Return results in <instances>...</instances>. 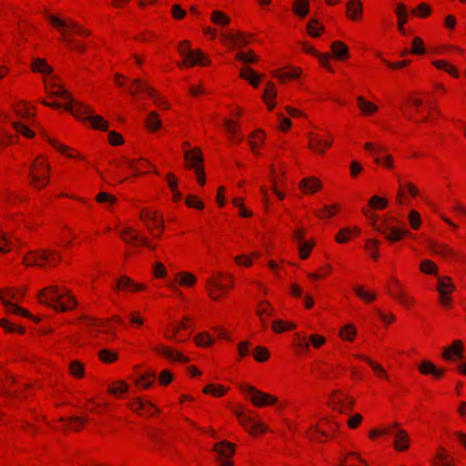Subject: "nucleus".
Listing matches in <instances>:
<instances>
[{
	"mask_svg": "<svg viewBox=\"0 0 466 466\" xmlns=\"http://www.w3.org/2000/svg\"><path fill=\"white\" fill-rule=\"evenodd\" d=\"M128 405H129L130 409L135 411L145 410L147 412V408L155 409L156 410H157V409H156V407L153 403H151L149 401L145 402L139 398L133 400Z\"/></svg>",
	"mask_w": 466,
	"mask_h": 466,
	"instance_id": "34",
	"label": "nucleus"
},
{
	"mask_svg": "<svg viewBox=\"0 0 466 466\" xmlns=\"http://www.w3.org/2000/svg\"><path fill=\"white\" fill-rule=\"evenodd\" d=\"M309 147L316 152L323 153L324 149L320 148V147H329L331 146V142L323 141L317 135H314L312 133L309 134Z\"/></svg>",
	"mask_w": 466,
	"mask_h": 466,
	"instance_id": "21",
	"label": "nucleus"
},
{
	"mask_svg": "<svg viewBox=\"0 0 466 466\" xmlns=\"http://www.w3.org/2000/svg\"><path fill=\"white\" fill-rule=\"evenodd\" d=\"M237 59L243 63H255L258 60V57L253 53H238L236 56Z\"/></svg>",
	"mask_w": 466,
	"mask_h": 466,
	"instance_id": "61",
	"label": "nucleus"
},
{
	"mask_svg": "<svg viewBox=\"0 0 466 466\" xmlns=\"http://www.w3.org/2000/svg\"><path fill=\"white\" fill-rule=\"evenodd\" d=\"M239 76L243 79L248 80L254 87L258 86L259 79L261 76H258L250 67H245L241 70Z\"/></svg>",
	"mask_w": 466,
	"mask_h": 466,
	"instance_id": "27",
	"label": "nucleus"
},
{
	"mask_svg": "<svg viewBox=\"0 0 466 466\" xmlns=\"http://www.w3.org/2000/svg\"><path fill=\"white\" fill-rule=\"evenodd\" d=\"M356 329L351 325H346L340 331V336L344 339L352 340L356 335Z\"/></svg>",
	"mask_w": 466,
	"mask_h": 466,
	"instance_id": "52",
	"label": "nucleus"
},
{
	"mask_svg": "<svg viewBox=\"0 0 466 466\" xmlns=\"http://www.w3.org/2000/svg\"><path fill=\"white\" fill-rule=\"evenodd\" d=\"M351 236V229L348 228H341L337 234L335 239L338 243H345Z\"/></svg>",
	"mask_w": 466,
	"mask_h": 466,
	"instance_id": "62",
	"label": "nucleus"
},
{
	"mask_svg": "<svg viewBox=\"0 0 466 466\" xmlns=\"http://www.w3.org/2000/svg\"><path fill=\"white\" fill-rule=\"evenodd\" d=\"M302 49L306 53H309V54H311V55L317 56L323 66L328 68L329 71H332V69L329 66V54H320V53L317 52L312 46H310L307 44H303Z\"/></svg>",
	"mask_w": 466,
	"mask_h": 466,
	"instance_id": "24",
	"label": "nucleus"
},
{
	"mask_svg": "<svg viewBox=\"0 0 466 466\" xmlns=\"http://www.w3.org/2000/svg\"><path fill=\"white\" fill-rule=\"evenodd\" d=\"M134 230L130 227H127L124 230L120 231V235L122 238L129 243L131 241H139L142 245L147 246L152 249H155L154 246H150L148 244V240L144 237H139L138 235L133 234Z\"/></svg>",
	"mask_w": 466,
	"mask_h": 466,
	"instance_id": "17",
	"label": "nucleus"
},
{
	"mask_svg": "<svg viewBox=\"0 0 466 466\" xmlns=\"http://www.w3.org/2000/svg\"><path fill=\"white\" fill-rule=\"evenodd\" d=\"M223 39L225 41H229L232 44L238 45L239 46H244L248 45V41L240 34L238 35L232 34L224 35Z\"/></svg>",
	"mask_w": 466,
	"mask_h": 466,
	"instance_id": "46",
	"label": "nucleus"
},
{
	"mask_svg": "<svg viewBox=\"0 0 466 466\" xmlns=\"http://www.w3.org/2000/svg\"><path fill=\"white\" fill-rule=\"evenodd\" d=\"M433 466H453L452 459H450L444 448L441 447L435 454Z\"/></svg>",
	"mask_w": 466,
	"mask_h": 466,
	"instance_id": "26",
	"label": "nucleus"
},
{
	"mask_svg": "<svg viewBox=\"0 0 466 466\" xmlns=\"http://www.w3.org/2000/svg\"><path fill=\"white\" fill-rule=\"evenodd\" d=\"M419 371L423 375H432L435 378H441L443 373V369H438L432 362L429 360H423L418 365Z\"/></svg>",
	"mask_w": 466,
	"mask_h": 466,
	"instance_id": "16",
	"label": "nucleus"
},
{
	"mask_svg": "<svg viewBox=\"0 0 466 466\" xmlns=\"http://www.w3.org/2000/svg\"><path fill=\"white\" fill-rule=\"evenodd\" d=\"M240 390L249 398L255 406L260 407L267 404H275L277 402L276 397L262 392L252 386L243 384L240 386Z\"/></svg>",
	"mask_w": 466,
	"mask_h": 466,
	"instance_id": "7",
	"label": "nucleus"
},
{
	"mask_svg": "<svg viewBox=\"0 0 466 466\" xmlns=\"http://www.w3.org/2000/svg\"><path fill=\"white\" fill-rule=\"evenodd\" d=\"M433 65L437 68L444 70L445 72L451 74V76H453L455 77L459 76V72L451 65H450L448 62H446L444 60L435 61L433 63Z\"/></svg>",
	"mask_w": 466,
	"mask_h": 466,
	"instance_id": "41",
	"label": "nucleus"
},
{
	"mask_svg": "<svg viewBox=\"0 0 466 466\" xmlns=\"http://www.w3.org/2000/svg\"><path fill=\"white\" fill-rule=\"evenodd\" d=\"M442 357L447 360H455V359L463 360V345L461 340L453 341L451 347L444 350Z\"/></svg>",
	"mask_w": 466,
	"mask_h": 466,
	"instance_id": "14",
	"label": "nucleus"
},
{
	"mask_svg": "<svg viewBox=\"0 0 466 466\" xmlns=\"http://www.w3.org/2000/svg\"><path fill=\"white\" fill-rule=\"evenodd\" d=\"M109 392L112 394L125 393L128 390V386L124 381H118L116 386L109 387Z\"/></svg>",
	"mask_w": 466,
	"mask_h": 466,
	"instance_id": "64",
	"label": "nucleus"
},
{
	"mask_svg": "<svg viewBox=\"0 0 466 466\" xmlns=\"http://www.w3.org/2000/svg\"><path fill=\"white\" fill-rule=\"evenodd\" d=\"M140 218L145 221L146 223L150 220L156 224L157 228H163V219L158 218L157 216V213H148L142 211L140 214Z\"/></svg>",
	"mask_w": 466,
	"mask_h": 466,
	"instance_id": "37",
	"label": "nucleus"
},
{
	"mask_svg": "<svg viewBox=\"0 0 466 466\" xmlns=\"http://www.w3.org/2000/svg\"><path fill=\"white\" fill-rule=\"evenodd\" d=\"M56 87V90H50L48 91L49 95L50 96H59V97H62V98H65L66 100H68V103L65 104L64 106L59 104V103H48L46 101H43L42 103L47 106H50V107H53V108H59V107H64L66 110H67L66 108V106L69 105V104H75V103H77L76 101L73 100L72 97H71V95L70 93L66 90L64 87L60 86H56V83H53V84H46V89L48 87Z\"/></svg>",
	"mask_w": 466,
	"mask_h": 466,
	"instance_id": "10",
	"label": "nucleus"
},
{
	"mask_svg": "<svg viewBox=\"0 0 466 466\" xmlns=\"http://www.w3.org/2000/svg\"><path fill=\"white\" fill-rule=\"evenodd\" d=\"M299 187L304 193H314L321 187V183L315 177H308L300 181Z\"/></svg>",
	"mask_w": 466,
	"mask_h": 466,
	"instance_id": "20",
	"label": "nucleus"
},
{
	"mask_svg": "<svg viewBox=\"0 0 466 466\" xmlns=\"http://www.w3.org/2000/svg\"><path fill=\"white\" fill-rule=\"evenodd\" d=\"M11 245L10 238L6 234L0 232V253L8 252Z\"/></svg>",
	"mask_w": 466,
	"mask_h": 466,
	"instance_id": "55",
	"label": "nucleus"
},
{
	"mask_svg": "<svg viewBox=\"0 0 466 466\" xmlns=\"http://www.w3.org/2000/svg\"><path fill=\"white\" fill-rule=\"evenodd\" d=\"M177 279L181 285L185 286H192L196 282V278L187 272L181 273L177 276Z\"/></svg>",
	"mask_w": 466,
	"mask_h": 466,
	"instance_id": "50",
	"label": "nucleus"
},
{
	"mask_svg": "<svg viewBox=\"0 0 466 466\" xmlns=\"http://www.w3.org/2000/svg\"><path fill=\"white\" fill-rule=\"evenodd\" d=\"M208 293L213 299H218L220 294L218 291L226 290V286L220 282L219 279H210L208 281Z\"/></svg>",
	"mask_w": 466,
	"mask_h": 466,
	"instance_id": "22",
	"label": "nucleus"
},
{
	"mask_svg": "<svg viewBox=\"0 0 466 466\" xmlns=\"http://www.w3.org/2000/svg\"><path fill=\"white\" fill-rule=\"evenodd\" d=\"M15 129L26 137H33L35 133L22 123H14Z\"/></svg>",
	"mask_w": 466,
	"mask_h": 466,
	"instance_id": "63",
	"label": "nucleus"
},
{
	"mask_svg": "<svg viewBox=\"0 0 466 466\" xmlns=\"http://www.w3.org/2000/svg\"><path fill=\"white\" fill-rule=\"evenodd\" d=\"M50 169V166L45 161H34L31 166V170L28 174L30 178V184L35 189H41L49 182L48 179V171Z\"/></svg>",
	"mask_w": 466,
	"mask_h": 466,
	"instance_id": "4",
	"label": "nucleus"
},
{
	"mask_svg": "<svg viewBox=\"0 0 466 466\" xmlns=\"http://www.w3.org/2000/svg\"><path fill=\"white\" fill-rule=\"evenodd\" d=\"M420 270L426 274H437L438 268L431 260L425 259L421 262Z\"/></svg>",
	"mask_w": 466,
	"mask_h": 466,
	"instance_id": "47",
	"label": "nucleus"
},
{
	"mask_svg": "<svg viewBox=\"0 0 466 466\" xmlns=\"http://www.w3.org/2000/svg\"><path fill=\"white\" fill-rule=\"evenodd\" d=\"M394 284L396 286L395 290H390V293L391 296L398 299L402 304L408 305L410 302L412 301V299L407 296H405L400 290V283L398 280L394 279Z\"/></svg>",
	"mask_w": 466,
	"mask_h": 466,
	"instance_id": "38",
	"label": "nucleus"
},
{
	"mask_svg": "<svg viewBox=\"0 0 466 466\" xmlns=\"http://www.w3.org/2000/svg\"><path fill=\"white\" fill-rule=\"evenodd\" d=\"M428 248L435 254L445 258H455L457 253L445 244H441L432 239L427 240Z\"/></svg>",
	"mask_w": 466,
	"mask_h": 466,
	"instance_id": "13",
	"label": "nucleus"
},
{
	"mask_svg": "<svg viewBox=\"0 0 466 466\" xmlns=\"http://www.w3.org/2000/svg\"><path fill=\"white\" fill-rule=\"evenodd\" d=\"M38 299L57 311H67L72 309L75 305V299L67 294V291L59 292L56 286H51L40 292Z\"/></svg>",
	"mask_w": 466,
	"mask_h": 466,
	"instance_id": "1",
	"label": "nucleus"
},
{
	"mask_svg": "<svg viewBox=\"0 0 466 466\" xmlns=\"http://www.w3.org/2000/svg\"><path fill=\"white\" fill-rule=\"evenodd\" d=\"M32 67L34 71L40 72L43 74H49L52 72V68L50 66L46 64V62L41 58H36L32 64Z\"/></svg>",
	"mask_w": 466,
	"mask_h": 466,
	"instance_id": "36",
	"label": "nucleus"
},
{
	"mask_svg": "<svg viewBox=\"0 0 466 466\" xmlns=\"http://www.w3.org/2000/svg\"><path fill=\"white\" fill-rule=\"evenodd\" d=\"M67 111L71 112L76 117L80 120H88L92 127L96 129H101L103 131L107 130L108 123L98 115H94L93 110L86 105L82 103H71L66 106Z\"/></svg>",
	"mask_w": 466,
	"mask_h": 466,
	"instance_id": "2",
	"label": "nucleus"
},
{
	"mask_svg": "<svg viewBox=\"0 0 466 466\" xmlns=\"http://www.w3.org/2000/svg\"><path fill=\"white\" fill-rule=\"evenodd\" d=\"M273 76L281 81H285L287 78L296 79L300 76V69L293 68L291 71L286 73L276 71L273 73Z\"/></svg>",
	"mask_w": 466,
	"mask_h": 466,
	"instance_id": "39",
	"label": "nucleus"
},
{
	"mask_svg": "<svg viewBox=\"0 0 466 466\" xmlns=\"http://www.w3.org/2000/svg\"><path fill=\"white\" fill-rule=\"evenodd\" d=\"M331 50L337 59L343 60L349 57V48L343 42L334 41L331 44Z\"/></svg>",
	"mask_w": 466,
	"mask_h": 466,
	"instance_id": "23",
	"label": "nucleus"
},
{
	"mask_svg": "<svg viewBox=\"0 0 466 466\" xmlns=\"http://www.w3.org/2000/svg\"><path fill=\"white\" fill-rule=\"evenodd\" d=\"M225 391L226 389H224L222 386L215 387L213 384L207 385L203 390L204 393H210L214 396H221Z\"/></svg>",
	"mask_w": 466,
	"mask_h": 466,
	"instance_id": "58",
	"label": "nucleus"
},
{
	"mask_svg": "<svg viewBox=\"0 0 466 466\" xmlns=\"http://www.w3.org/2000/svg\"><path fill=\"white\" fill-rule=\"evenodd\" d=\"M66 422V426L71 431H77L80 430L82 425H85L87 421V417H69L66 420H64Z\"/></svg>",
	"mask_w": 466,
	"mask_h": 466,
	"instance_id": "31",
	"label": "nucleus"
},
{
	"mask_svg": "<svg viewBox=\"0 0 466 466\" xmlns=\"http://www.w3.org/2000/svg\"><path fill=\"white\" fill-rule=\"evenodd\" d=\"M398 424L394 423L390 428V432L394 438V447L397 451H406L409 448V435L408 433L400 429H396L395 431H392L393 429L397 428Z\"/></svg>",
	"mask_w": 466,
	"mask_h": 466,
	"instance_id": "11",
	"label": "nucleus"
},
{
	"mask_svg": "<svg viewBox=\"0 0 466 466\" xmlns=\"http://www.w3.org/2000/svg\"><path fill=\"white\" fill-rule=\"evenodd\" d=\"M116 289H130L131 290H141L144 289V286L140 284H136L128 277L123 276L118 279L116 283Z\"/></svg>",
	"mask_w": 466,
	"mask_h": 466,
	"instance_id": "32",
	"label": "nucleus"
},
{
	"mask_svg": "<svg viewBox=\"0 0 466 466\" xmlns=\"http://www.w3.org/2000/svg\"><path fill=\"white\" fill-rule=\"evenodd\" d=\"M46 17L54 26L57 27L61 31L63 37L66 35V31L65 30L66 28L72 29L76 34L79 35L87 36L90 35V31L81 28L72 20H63L50 14H47Z\"/></svg>",
	"mask_w": 466,
	"mask_h": 466,
	"instance_id": "9",
	"label": "nucleus"
},
{
	"mask_svg": "<svg viewBox=\"0 0 466 466\" xmlns=\"http://www.w3.org/2000/svg\"><path fill=\"white\" fill-rule=\"evenodd\" d=\"M359 107L363 113H374L377 111V106L372 103L366 101L362 96L357 98Z\"/></svg>",
	"mask_w": 466,
	"mask_h": 466,
	"instance_id": "43",
	"label": "nucleus"
},
{
	"mask_svg": "<svg viewBox=\"0 0 466 466\" xmlns=\"http://www.w3.org/2000/svg\"><path fill=\"white\" fill-rule=\"evenodd\" d=\"M146 124L150 130H157L161 127V121L156 112L149 113Z\"/></svg>",
	"mask_w": 466,
	"mask_h": 466,
	"instance_id": "42",
	"label": "nucleus"
},
{
	"mask_svg": "<svg viewBox=\"0 0 466 466\" xmlns=\"http://www.w3.org/2000/svg\"><path fill=\"white\" fill-rule=\"evenodd\" d=\"M319 21L317 19H310L307 25V30L310 36L319 37L321 32L324 31V26H319Z\"/></svg>",
	"mask_w": 466,
	"mask_h": 466,
	"instance_id": "35",
	"label": "nucleus"
},
{
	"mask_svg": "<svg viewBox=\"0 0 466 466\" xmlns=\"http://www.w3.org/2000/svg\"><path fill=\"white\" fill-rule=\"evenodd\" d=\"M214 451L223 457H230L235 451V446L228 441H221L214 446Z\"/></svg>",
	"mask_w": 466,
	"mask_h": 466,
	"instance_id": "29",
	"label": "nucleus"
},
{
	"mask_svg": "<svg viewBox=\"0 0 466 466\" xmlns=\"http://www.w3.org/2000/svg\"><path fill=\"white\" fill-rule=\"evenodd\" d=\"M273 313V308L268 301H262L260 302L258 309L257 314L258 317L264 316V315H272Z\"/></svg>",
	"mask_w": 466,
	"mask_h": 466,
	"instance_id": "51",
	"label": "nucleus"
},
{
	"mask_svg": "<svg viewBox=\"0 0 466 466\" xmlns=\"http://www.w3.org/2000/svg\"><path fill=\"white\" fill-rule=\"evenodd\" d=\"M137 90H144L154 100L155 103L160 106V101L156 94V91L142 82L140 79L132 80V86L129 87V93L135 95Z\"/></svg>",
	"mask_w": 466,
	"mask_h": 466,
	"instance_id": "15",
	"label": "nucleus"
},
{
	"mask_svg": "<svg viewBox=\"0 0 466 466\" xmlns=\"http://www.w3.org/2000/svg\"><path fill=\"white\" fill-rule=\"evenodd\" d=\"M357 357L361 359V360H365L372 368V370L376 373H378L379 375L386 376V372H385L384 369L380 365L373 362L370 359H369L367 357H364V356H361V355H358Z\"/></svg>",
	"mask_w": 466,
	"mask_h": 466,
	"instance_id": "59",
	"label": "nucleus"
},
{
	"mask_svg": "<svg viewBox=\"0 0 466 466\" xmlns=\"http://www.w3.org/2000/svg\"><path fill=\"white\" fill-rule=\"evenodd\" d=\"M185 159L188 168L195 169L197 179L200 185L205 184L204 167L200 166L203 162V156L199 148L187 150L185 152Z\"/></svg>",
	"mask_w": 466,
	"mask_h": 466,
	"instance_id": "6",
	"label": "nucleus"
},
{
	"mask_svg": "<svg viewBox=\"0 0 466 466\" xmlns=\"http://www.w3.org/2000/svg\"><path fill=\"white\" fill-rule=\"evenodd\" d=\"M347 12L350 19L356 20L362 13V5L359 0H350Z\"/></svg>",
	"mask_w": 466,
	"mask_h": 466,
	"instance_id": "28",
	"label": "nucleus"
},
{
	"mask_svg": "<svg viewBox=\"0 0 466 466\" xmlns=\"http://www.w3.org/2000/svg\"><path fill=\"white\" fill-rule=\"evenodd\" d=\"M424 52H425V48H424L422 39L418 36L414 37V39L412 41V47H411L410 53H412L414 55H421V54H424Z\"/></svg>",
	"mask_w": 466,
	"mask_h": 466,
	"instance_id": "49",
	"label": "nucleus"
},
{
	"mask_svg": "<svg viewBox=\"0 0 466 466\" xmlns=\"http://www.w3.org/2000/svg\"><path fill=\"white\" fill-rule=\"evenodd\" d=\"M156 379L155 372H147L141 376L139 380H137V385H140L144 389H148L151 387L154 380Z\"/></svg>",
	"mask_w": 466,
	"mask_h": 466,
	"instance_id": "40",
	"label": "nucleus"
},
{
	"mask_svg": "<svg viewBox=\"0 0 466 466\" xmlns=\"http://www.w3.org/2000/svg\"><path fill=\"white\" fill-rule=\"evenodd\" d=\"M269 353L264 347L258 346L255 349L254 358L259 362H263L268 359Z\"/></svg>",
	"mask_w": 466,
	"mask_h": 466,
	"instance_id": "56",
	"label": "nucleus"
},
{
	"mask_svg": "<svg viewBox=\"0 0 466 466\" xmlns=\"http://www.w3.org/2000/svg\"><path fill=\"white\" fill-rule=\"evenodd\" d=\"M235 413H236L237 417L238 418L240 423L243 426H247L248 424H251L250 425V432L251 433H254V432H257V431H260V432L266 431V427L262 423L257 422V421H253L251 420V418H248V417L245 416L241 411H236Z\"/></svg>",
	"mask_w": 466,
	"mask_h": 466,
	"instance_id": "18",
	"label": "nucleus"
},
{
	"mask_svg": "<svg viewBox=\"0 0 466 466\" xmlns=\"http://www.w3.org/2000/svg\"><path fill=\"white\" fill-rule=\"evenodd\" d=\"M395 14L398 16V28L402 34H404L405 33L404 25L407 22V17H408V12H407L406 6L403 4H398V5L395 9Z\"/></svg>",
	"mask_w": 466,
	"mask_h": 466,
	"instance_id": "25",
	"label": "nucleus"
},
{
	"mask_svg": "<svg viewBox=\"0 0 466 466\" xmlns=\"http://www.w3.org/2000/svg\"><path fill=\"white\" fill-rule=\"evenodd\" d=\"M211 20L220 25H226L229 24V17L220 11H215L211 15Z\"/></svg>",
	"mask_w": 466,
	"mask_h": 466,
	"instance_id": "45",
	"label": "nucleus"
},
{
	"mask_svg": "<svg viewBox=\"0 0 466 466\" xmlns=\"http://www.w3.org/2000/svg\"><path fill=\"white\" fill-rule=\"evenodd\" d=\"M364 215L368 219L370 220L372 227L378 232L384 235L385 238L390 242H396L400 240L404 236H410L409 230L398 228L396 227L390 226L387 221H383L381 225H377L378 216L370 212L369 210L363 209Z\"/></svg>",
	"mask_w": 466,
	"mask_h": 466,
	"instance_id": "3",
	"label": "nucleus"
},
{
	"mask_svg": "<svg viewBox=\"0 0 466 466\" xmlns=\"http://www.w3.org/2000/svg\"><path fill=\"white\" fill-rule=\"evenodd\" d=\"M380 242L377 239H368L366 242L365 248L370 253V256L373 258H379V253L377 252V247Z\"/></svg>",
	"mask_w": 466,
	"mask_h": 466,
	"instance_id": "54",
	"label": "nucleus"
},
{
	"mask_svg": "<svg viewBox=\"0 0 466 466\" xmlns=\"http://www.w3.org/2000/svg\"><path fill=\"white\" fill-rule=\"evenodd\" d=\"M100 360L104 362H113L117 359L116 352H113L107 349L101 350L98 353Z\"/></svg>",
	"mask_w": 466,
	"mask_h": 466,
	"instance_id": "48",
	"label": "nucleus"
},
{
	"mask_svg": "<svg viewBox=\"0 0 466 466\" xmlns=\"http://www.w3.org/2000/svg\"><path fill=\"white\" fill-rule=\"evenodd\" d=\"M55 255H56L55 250L38 249L25 256L23 262L26 266L44 267L46 262H55Z\"/></svg>",
	"mask_w": 466,
	"mask_h": 466,
	"instance_id": "8",
	"label": "nucleus"
},
{
	"mask_svg": "<svg viewBox=\"0 0 466 466\" xmlns=\"http://www.w3.org/2000/svg\"><path fill=\"white\" fill-rule=\"evenodd\" d=\"M70 371L72 375L80 378L84 374V367L83 364L78 360H74L70 363L69 366Z\"/></svg>",
	"mask_w": 466,
	"mask_h": 466,
	"instance_id": "53",
	"label": "nucleus"
},
{
	"mask_svg": "<svg viewBox=\"0 0 466 466\" xmlns=\"http://www.w3.org/2000/svg\"><path fill=\"white\" fill-rule=\"evenodd\" d=\"M454 289L451 279L448 277H440L438 279L437 290L440 294L441 292L449 293Z\"/></svg>",
	"mask_w": 466,
	"mask_h": 466,
	"instance_id": "33",
	"label": "nucleus"
},
{
	"mask_svg": "<svg viewBox=\"0 0 466 466\" xmlns=\"http://www.w3.org/2000/svg\"><path fill=\"white\" fill-rule=\"evenodd\" d=\"M178 51L184 57V65L188 66H192L197 64L205 66L210 63L209 59L199 50H190L188 41L181 42L178 46Z\"/></svg>",
	"mask_w": 466,
	"mask_h": 466,
	"instance_id": "5",
	"label": "nucleus"
},
{
	"mask_svg": "<svg viewBox=\"0 0 466 466\" xmlns=\"http://www.w3.org/2000/svg\"><path fill=\"white\" fill-rule=\"evenodd\" d=\"M409 221L413 229H418L420 226V216L416 210H411L409 215Z\"/></svg>",
	"mask_w": 466,
	"mask_h": 466,
	"instance_id": "60",
	"label": "nucleus"
},
{
	"mask_svg": "<svg viewBox=\"0 0 466 466\" xmlns=\"http://www.w3.org/2000/svg\"><path fill=\"white\" fill-rule=\"evenodd\" d=\"M155 350L172 360H177V361H181V362H188L189 361V359L187 357H185L181 353L175 351L167 347L160 346V347L156 348Z\"/></svg>",
	"mask_w": 466,
	"mask_h": 466,
	"instance_id": "19",
	"label": "nucleus"
},
{
	"mask_svg": "<svg viewBox=\"0 0 466 466\" xmlns=\"http://www.w3.org/2000/svg\"><path fill=\"white\" fill-rule=\"evenodd\" d=\"M369 205L373 209H383L387 207L388 201L386 198H380L378 196H373L370 199Z\"/></svg>",
	"mask_w": 466,
	"mask_h": 466,
	"instance_id": "44",
	"label": "nucleus"
},
{
	"mask_svg": "<svg viewBox=\"0 0 466 466\" xmlns=\"http://www.w3.org/2000/svg\"><path fill=\"white\" fill-rule=\"evenodd\" d=\"M5 296H8L12 299H16V293L10 289H6V294H5L4 291L0 292V299L3 303V305L9 311H12L16 314H22L25 317H30V314L27 311H25L22 308L18 307L17 305L12 303L9 299H6Z\"/></svg>",
	"mask_w": 466,
	"mask_h": 466,
	"instance_id": "12",
	"label": "nucleus"
},
{
	"mask_svg": "<svg viewBox=\"0 0 466 466\" xmlns=\"http://www.w3.org/2000/svg\"><path fill=\"white\" fill-rule=\"evenodd\" d=\"M309 11V0H295L293 3V12L299 17H305Z\"/></svg>",
	"mask_w": 466,
	"mask_h": 466,
	"instance_id": "30",
	"label": "nucleus"
},
{
	"mask_svg": "<svg viewBox=\"0 0 466 466\" xmlns=\"http://www.w3.org/2000/svg\"><path fill=\"white\" fill-rule=\"evenodd\" d=\"M354 291L360 298L363 299L366 301H372L376 298V295L374 293L365 291L362 289V287H354Z\"/></svg>",
	"mask_w": 466,
	"mask_h": 466,
	"instance_id": "57",
	"label": "nucleus"
}]
</instances>
